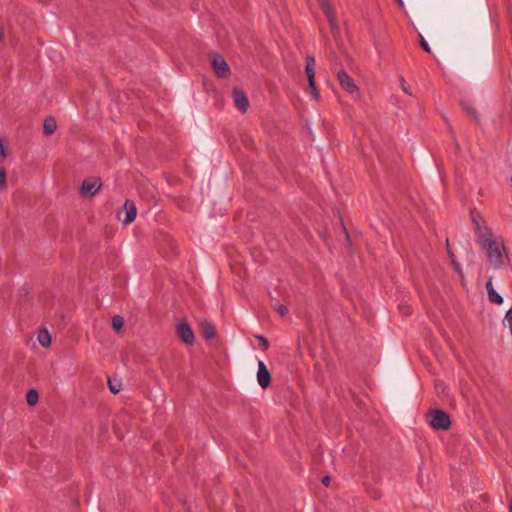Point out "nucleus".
Here are the masks:
<instances>
[{
	"instance_id": "1",
	"label": "nucleus",
	"mask_w": 512,
	"mask_h": 512,
	"mask_svg": "<svg viewBox=\"0 0 512 512\" xmlns=\"http://www.w3.org/2000/svg\"><path fill=\"white\" fill-rule=\"evenodd\" d=\"M475 223V233L477 242L485 251V254L493 268H500L503 265V255L501 252L502 243H499L488 227H482L479 222L473 218Z\"/></svg>"
},
{
	"instance_id": "2",
	"label": "nucleus",
	"mask_w": 512,
	"mask_h": 512,
	"mask_svg": "<svg viewBox=\"0 0 512 512\" xmlns=\"http://www.w3.org/2000/svg\"><path fill=\"white\" fill-rule=\"evenodd\" d=\"M429 424L435 430H447L451 425L448 413L443 410L435 409L427 415Z\"/></svg>"
},
{
	"instance_id": "3",
	"label": "nucleus",
	"mask_w": 512,
	"mask_h": 512,
	"mask_svg": "<svg viewBox=\"0 0 512 512\" xmlns=\"http://www.w3.org/2000/svg\"><path fill=\"white\" fill-rule=\"evenodd\" d=\"M209 59L215 74L219 78L225 79L230 75L229 65L223 56L219 53L211 52L209 53Z\"/></svg>"
},
{
	"instance_id": "4",
	"label": "nucleus",
	"mask_w": 512,
	"mask_h": 512,
	"mask_svg": "<svg viewBox=\"0 0 512 512\" xmlns=\"http://www.w3.org/2000/svg\"><path fill=\"white\" fill-rule=\"evenodd\" d=\"M338 65L340 66L339 63L335 64V72L341 87L351 95L358 96L359 89L355 84L354 80L345 72V70L342 67L338 68Z\"/></svg>"
},
{
	"instance_id": "5",
	"label": "nucleus",
	"mask_w": 512,
	"mask_h": 512,
	"mask_svg": "<svg viewBox=\"0 0 512 512\" xmlns=\"http://www.w3.org/2000/svg\"><path fill=\"white\" fill-rule=\"evenodd\" d=\"M101 187V182L98 178L85 179L80 188V195L83 198L93 197Z\"/></svg>"
},
{
	"instance_id": "6",
	"label": "nucleus",
	"mask_w": 512,
	"mask_h": 512,
	"mask_svg": "<svg viewBox=\"0 0 512 512\" xmlns=\"http://www.w3.org/2000/svg\"><path fill=\"white\" fill-rule=\"evenodd\" d=\"M177 335L185 344L193 345L195 342L194 332L192 331L190 325L183 321L179 323L176 327Z\"/></svg>"
},
{
	"instance_id": "7",
	"label": "nucleus",
	"mask_w": 512,
	"mask_h": 512,
	"mask_svg": "<svg viewBox=\"0 0 512 512\" xmlns=\"http://www.w3.org/2000/svg\"><path fill=\"white\" fill-rule=\"evenodd\" d=\"M257 381L263 389H266L271 384L270 371L263 361L258 362Z\"/></svg>"
},
{
	"instance_id": "8",
	"label": "nucleus",
	"mask_w": 512,
	"mask_h": 512,
	"mask_svg": "<svg viewBox=\"0 0 512 512\" xmlns=\"http://www.w3.org/2000/svg\"><path fill=\"white\" fill-rule=\"evenodd\" d=\"M233 99L235 106L238 108L239 111L244 113L248 110L249 101L246 94L243 91L238 89L233 90Z\"/></svg>"
},
{
	"instance_id": "9",
	"label": "nucleus",
	"mask_w": 512,
	"mask_h": 512,
	"mask_svg": "<svg viewBox=\"0 0 512 512\" xmlns=\"http://www.w3.org/2000/svg\"><path fill=\"white\" fill-rule=\"evenodd\" d=\"M124 210L126 212V215L123 219V223L127 225L135 220L137 215V208L132 200L127 199L124 203Z\"/></svg>"
},
{
	"instance_id": "10",
	"label": "nucleus",
	"mask_w": 512,
	"mask_h": 512,
	"mask_svg": "<svg viewBox=\"0 0 512 512\" xmlns=\"http://www.w3.org/2000/svg\"><path fill=\"white\" fill-rule=\"evenodd\" d=\"M200 330L202 336L207 340H211L216 336L215 326L208 321L201 322Z\"/></svg>"
},
{
	"instance_id": "11",
	"label": "nucleus",
	"mask_w": 512,
	"mask_h": 512,
	"mask_svg": "<svg viewBox=\"0 0 512 512\" xmlns=\"http://www.w3.org/2000/svg\"><path fill=\"white\" fill-rule=\"evenodd\" d=\"M305 73L308 78V82L313 84V79H315V58L311 55L306 56Z\"/></svg>"
},
{
	"instance_id": "12",
	"label": "nucleus",
	"mask_w": 512,
	"mask_h": 512,
	"mask_svg": "<svg viewBox=\"0 0 512 512\" xmlns=\"http://www.w3.org/2000/svg\"><path fill=\"white\" fill-rule=\"evenodd\" d=\"M57 128L56 121L52 117L45 119L43 124V132L45 135H52Z\"/></svg>"
},
{
	"instance_id": "13",
	"label": "nucleus",
	"mask_w": 512,
	"mask_h": 512,
	"mask_svg": "<svg viewBox=\"0 0 512 512\" xmlns=\"http://www.w3.org/2000/svg\"><path fill=\"white\" fill-rule=\"evenodd\" d=\"M37 340L43 347H49L51 344V336L46 329L39 331Z\"/></svg>"
},
{
	"instance_id": "14",
	"label": "nucleus",
	"mask_w": 512,
	"mask_h": 512,
	"mask_svg": "<svg viewBox=\"0 0 512 512\" xmlns=\"http://www.w3.org/2000/svg\"><path fill=\"white\" fill-rule=\"evenodd\" d=\"M39 394L36 389L28 390L26 394V402L29 406H35L38 402Z\"/></svg>"
},
{
	"instance_id": "15",
	"label": "nucleus",
	"mask_w": 512,
	"mask_h": 512,
	"mask_svg": "<svg viewBox=\"0 0 512 512\" xmlns=\"http://www.w3.org/2000/svg\"><path fill=\"white\" fill-rule=\"evenodd\" d=\"M462 108L466 111V113L475 121H479V116L477 110L471 106L469 103H462Z\"/></svg>"
},
{
	"instance_id": "16",
	"label": "nucleus",
	"mask_w": 512,
	"mask_h": 512,
	"mask_svg": "<svg viewBox=\"0 0 512 512\" xmlns=\"http://www.w3.org/2000/svg\"><path fill=\"white\" fill-rule=\"evenodd\" d=\"M108 387L112 394H117L121 390V382L117 379H108Z\"/></svg>"
},
{
	"instance_id": "17",
	"label": "nucleus",
	"mask_w": 512,
	"mask_h": 512,
	"mask_svg": "<svg viewBox=\"0 0 512 512\" xmlns=\"http://www.w3.org/2000/svg\"><path fill=\"white\" fill-rule=\"evenodd\" d=\"M321 8H322L323 12L325 13V15L328 17L331 25L334 26V19L331 14V7H330L329 3L327 2V0H321Z\"/></svg>"
},
{
	"instance_id": "18",
	"label": "nucleus",
	"mask_w": 512,
	"mask_h": 512,
	"mask_svg": "<svg viewBox=\"0 0 512 512\" xmlns=\"http://www.w3.org/2000/svg\"><path fill=\"white\" fill-rule=\"evenodd\" d=\"M124 326V319L119 315L112 317V327L115 331L119 332Z\"/></svg>"
},
{
	"instance_id": "19",
	"label": "nucleus",
	"mask_w": 512,
	"mask_h": 512,
	"mask_svg": "<svg viewBox=\"0 0 512 512\" xmlns=\"http://www.w3.org/2000/svg\"><path fill=\"white\" fill-rule=\"evenodd\" d=\"M488 298L490 300V302L492 303H495V304H502L503 303V297L498 294L495 290L494 292H491L490 295H488Z\"/></svg>"
},
{
	"instance_id": "20",
	"label": "nucleus",
	"mask_w": 512,
	"mask_h": 512,
	"mask_svg": "<svg viewBox=\"0 0 512 512\" xmlns=\"http://www.w3.org/2000/svg\"><path fill=\"white\" fill-rule=\"evenodd\" d=\"M7 188L6 170L0 167V189L4 190Z\"/></svg>"
},
{
	"instance_id": "21",
	"label": "nucleus",
	"mask_w": 512,
	"mask_h": 512,
	"mask_svg": "<svg viewBox=\"0 0 512 512\" xmlns=\"http://www.w3.org/2000/svg\"><path fill=\"white\" fill-rule=\"evenodd\" d=\"M255 338L259 341V343L264 351H267L269 349V342L264 336L256 335Z\"/></svg>"
},
{
	"instance_id": "22",
	"label": "nucleus",
	"mask_w": 512,
	"mask_h": 512,
	"mask_svg": "<svg viewBox=\"0 0 512 512\" xmlns=\"http://www.w3.org/2000/svg\"><path fill=\"white\" fill-rule=\"evenodd\" d=\"M308 92L315 98L317 99L318 98V90H317V87H316V83H315V79H313V84L311 82H309V85H308Z\"/></svg>"
},
{
	"instance_id": "23",
	"label": "nucleus",
	"mask_w": 512,
	"mask_h": 512,
	"mask_svg": "<svg viewBox=\"0 0 512 512\" xmlns=\"http://www.w3.org/2000/svg\"><path fill=\"white\" fill-rule=\"evenodd\" d=\"M419 43H420L421 48H422L424 51H426V52H428V53H430V52H431V49H430L429 44H428V43H427V41L424 39V37H423V36H421V35H420V42H419Z\"/></svg>"
},
{
	"instance_id": "24",
	"label": "nucleus",
	"mask_w": 512,
	"mask_h": 512,
	"mask_svg": "<svg viewBox=\"0 0 512 512\" xmlns=\"http://www.w3.org/2000/svg\"><path fill=\"white\" fill-rule=\"evenodd\" d=\"M6 158V151L4 147V142L0 139V162H2Z\"/></svg>"
},
{
	"instance_id": "25",
	"label": "nucleus",
	"mask_w": 512,
	"mask_h": 512,
	"mask_svg": "<svg viewBox=\"0 0 512 512\" xmlns=\"http://www.w3.org/2000/svg\"><path fill=\"white\" fill-rule=\"evenodd\" d=\"M276 309L281 316H285L288 313V308L285 305H278Z\"/></svg>"
},
{
	"instance_id": "26",
	"label": "nucleus",
	"mask_w": 512,
	"mask_h": 512,
	"mask_svg": "<svg viewBox=\"0 0 512 512\" xmlns=\"http://www.w3.org/2000/svg\"><path fill=\"white\" fill-rule=\"evenodd\" d=\"M486 290H487V293L488 295H490L491 292H494V287H493V284H492V279L490 278L489 281L486 283Z\"/></svg>"
},
{
	"instance_id": "27",
	"label": "nucleus",
	"mask_w": 512,
	"mask_h": 512,
	"mask_svg": "<svg viewBox=\"0 0 512 512\" xmlns=\"http://www.w3.org/2000/svg\"><path fill=\"white\" fill-rule=\"evenodd\" d=\"M322 483H323L325 486H328V485H329V483H330V477H328V476L323 477V479H322Z\"/></svg>"
},
{
	"instance_id": "28",
	"label": "nucleus",
	"mask_w": 512,
	"mask_h": 512,
	"mask_svg": "<svg viewBox=\"0 0 512 512\" xmlns=\"http://www.w3.org/2000/svg\"><path fill=\"white\" fill-rule=\"evenodd\" d=\"M3 30L2 28L0 27V42L3 40Z\"/></svg>"
},
{
	"instance_id": "29",
	"label": "nucleus",
	"mask_w": 512,
	"mask_h": 512,
	"mask_svg": "<svg viewBox=\"0 0 512 512\" xmlns=\"http://www.w3.org/2000/svg\"><path fill=\"white\" fill-rule=\"evenodd\" d=\"M404 82H405V81H404V79H402V84H403V85H404ZM403 88H404V91H405V92H407V93H409V94H410V92L408 91V87H404V86H403Z\"/></svg>"
},
{
	"instance_id": "30",
	"label": "nucleus",
	"mask_w": 512,
	"mask_h": 512,
	"mask_svg": "<svg viewBox=\"0 0 512 512\" xmlns=\"http://www.w3.org/2000/svg\"><path fill=\"white\" fill-rule=\"evenodd\" d=\"M404 82H405V81H404V79H402V84H403V85H404ZM403 88H404V91H405V92H407V93H409V94H410V92L408 91V87H404V86H403Z\"/></svg>"
},
{
	"instance_id": "31",
	"label": "nucleus",
	"mask_w": 512,
	"mask_h": 512,
	"mask_svg": "<svg viewBox=\"0 0 512 512\" xmlns=\"http://www.w3.org/2000/svg\"><path fill=\"white\" fill-rule=\"evenodd\" d=\"M436 389L439 391L441 390V385L440 384H436Z\"/></svg>"
},
{
	"instance_id": "32",
	"label": "nucleus",
	"mask_w": 512,
	"mask_h": 512,
	"mask_svg": "<svg viewBox=\"0 0 512 512\" xmlns=\"http://www.w3.org/2000/svg\"><path fill=\"white\" fill-rule=\"evenodd\" d=\"M509 510H510V512H512V500H511L510 505H509Z\"/></svg>"
},
{
	"instance_id": "33",
	"label": "nucleus",
	"mask_w": 512,
	"mask_h": 512,
	"mask_svg": "<svg viewBox=\"0 0 512 512\" xmlns=\"http://www.w3.org/2000/svg\"><path fill=\"white\" fill-rule=\"evenodd\" d=\"M397 1H398V3H399L400 5H403V1H402V0H397Z\"/></svg>"
}]
</instances>
